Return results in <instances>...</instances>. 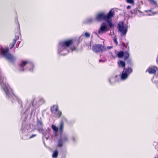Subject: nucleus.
<instances>
[{
    "instance_id": "1",
    "label": "nucleus",
    "mask_w": 158,
    "mask_h": 158,
    "mask_svg": "<svg viewBox=\"0 0 158 158\" xmlns=\"http://www.w3.org/2000/svg\"><path fill=\"white\" fill-rule=\"evenodd\" d=\"M74 40L73 39H70L60 42L59 43V46L60 48H70L72 51L76 50V48L73 45Z\"/></svg>"
},
{
    "instance_id": "2",
    "label": "nucleus",
    "mask_w": 158,
    "mask_h": 158,
    "mask_svg": "<svg viewBox=\"0 0 158 158\" xmlns=\"http://www.w3.org/2000/svg\"><path fill=\"white\" fill-rule=\"evenodd\" d=\"M1 51L2 55L5 58L11 62H14L15 60V57L9 52V48H5L1 47Z\"/></svg>"
},
{
    "instance_id": "3",
    "label": "nucleus",
    "mask_w": 158,
    "mask_h": 158,
    "mask_svg": "<svg viewBox=\"0 0 158 158\" xmlns=\"http://www.w3.org/2000/svg\"><path fill=\"white\" fill-rule=\"evenodd\" d=\"M95 20L98 22L105 21L109 23V13L106 14L102 12L98 13L96 16Z\"/></svg>"
},
{
    "instance_id": "4",
    "label": "nucleus",
    "mask_w": 158,
    "mask_h": 158,
    "mask_svg": "<svg viewBox=\"0 0 158 158\" xmlns=\"http://www.w3.org/2000/svg\"><path fill=\"white\" fill-rule=\"evenodd\" d=\"M92 51L95 53H102L106 50V48L104 45L102 44H94L92 48Z\"/></svg>"
},
{
    "instance_id": "5",
    "label": "nucleus",
    "mask_w": 158,
    "mask_h": 158,
    "mask_svg": "<svg viewBox=\"0 0 158 158\" xmlns=\"http://www.w3.org/2000/svg\"><path fill=\"white\" fill-rule=\"evenodd\" d=\"M50 111L56 117L60 118L62 114V112L59 110L58 105H55L50 107Z\"/></svg>"
},
{
    "instance_id": "6",
    "label": "nucleus",
    "mask_w": 158,
    "mask_h": 158,
    "mask_svg": "<svg viewBox=\"0 0 158 158\" xmlns=\"http://www.w3.org/2000/svg\"><path fill=\"white\" fill-rule=\"evenodd\" d=\"M133 71L132 68L128 67L127 69H124L123 72L121 76L122 80H124L126 79L128 76L129 75L132 73Z\"/></svg>"
},
{
    "instance_id": "7",
    "label": "nucleus",
    "mask_w": 158,
    "mask_h": 158,
    "mask_svg": "<svg viewBox=\"0 0 158 158\" xmlns=\"http://www.w3.org/2000/svg\"><path fill=\"white\" fill-rule=\"evenodd\" d=\"M118 27V31L122 33L123 35H125L127 32V28L125 27L123 22L120 21L119 22Z\"/></svg>"
},
{
    "instance_id": "8",
    "label": "nucleus",
    "mask_w": 158,
    "mask_h": 158,
    "mask_svg": "<svg viewBox=\"0 0 158 158\" xmlns=\"http://www.w3.org/2000/svg\"><path fill=\"white\" fill-rule=\"evenodd\" d=\"M30 66L32 67L33 64L32 63L28 61L22 60L20 64V70L21 71H23L25 70L24 67L25 66Z\"/></svg>"
},
{
    "instance_id": "9",
    "label": "nucleus",
    "mask_w": 158,
    "mask_h": 158,
    "mask_svg": "<svg viewBox=\"0 0 158 158\" xmlns=\"http://www.w3.org/2000/svg\"><path fill=\"white\" fill-rule=\"evenodd\" d=\"M2 88L5 91L6 95L9 98L12 97L13 95L15 96L12 89L10 87L5 85L4 87H2Z\"/></svg>"
},
{
    "instance_id": "10",
    "label": "nucleus",
    "mask_w": 158,
    "mask_h": 158,
    "mask_svg": "<svg viewBox=\"0 0 158 158\" xmlns=\"http://www.w3.org/2000/svg\"><path fill=\"white\" fill-rule=\"evenodd\" d=\"M158 71V68L156 66L149 67L146 70V72H148L150 74H155Z\"/></svg>"
},
{
    "instance_id": "11",
    "label": "nucleus",
    "mask_w": 158,
    "mask_h": 158,
    "mask_svg": "<svg viewBox=\"0 0 158 158\" xmlns=\"http://www.w3.org/2000/svg\"><path fill=\"white\" fill-rule=\"evenodd\" d=\"M107 31V29L106 24H102L100 29H99L98 33L99 34H102L104 32Z\"/></svg>"
},
{
    "instance_id": "12",
    "label": "nucleus",
    "mask_w": 158,
    "mask_h": 158,
    "mask_svg": "<svg viewBox=\"0 0 158 158\" xmlns=\"http://www.w3.org/2000/svg\"><path fill=\"white\" fill-rule=\"evenodd\" d=\"M131 13V15L133 14H137L139 13H143L142 12H141V11H139V10H138V9L137 8L134 9L133 10H131L130 11Z\"/></svg>"
},
{
    "instance_id": "13",
    "label": "nucleus",
    "mask_w": 158,
    "mask_h": 158,
    "mask_svg": "<svg viewBox=\"0 0 158 158\" xmlns=\"http://www.w3.org/2000/svg\"><path fill=\"white\" fill-rule=\"evenodd\" d=\"M115 14V10L114 8L111 9L109 11V19H111L113 17Z\"/></svg>"
},
{
    "instance_id": "14",
    "label": "nucleus",
    "mask_w": 158,
    "mask_h": 158,
    "mask_svg": "<svg viewBox=\"0 0 158 158\" xmlns=\"http://www.w3.org/2000/svg\"><path fill=\"white\" fill-rule=\"evenodd\" d=\"M19 39V36H15V38L13 40L12 46L11 47H10V49H12L14 47L17 42V41Z\"/></svg>"
},
{
    "instance_id": "15",
    "label": "nucleus",
    "mask_w": 158,
    "mask_h": 158,
    "mask_svg": "<svg viewBox=\"0 0 158 158\" xmlns=\"http://www.w3.org/2000/svg\"><path fill=\"white\" fill-rule=\"evenodd\" d=\"M129 48H128L127 51H125L124 53V56L125 57V58L124 59L125 60H126L127 59L129 56Z\"/></svg>"
},
{
    "instance_id": "16",
    "label": "nucleus",
    "mask_w": 158,
    "mask_h": 158,
    "mask_svg": "<svg viewBox=\"0 0 158 158\" xmlns=\"http://www.w3.org/2000/svg\"><path fill=\"white\" fill-rule=\"evenodd\" d=\"M157 75L154 76L152 79V81L154 83H156L158 81V72L157 73Z\"/></svg>"
},
{
    "instance_id": "17",
    "label": "nucleus",
    "mask_w": 158,
    "mask_h": 158,
    "mask_svg": "<svg viewBox=\"0 0 158 158\" xmlns=\"http://www.w3.org/2000/svg\"><path fill=\"white\" fill-rule=\"evenodd\" d=\"M58 155V151L56 150L54 151L52 155V157L53 158H56Z\"/></svg>"
},
{
    "instance_id": "18",
    "label": "nucleus",
    "mask_w": 158,
    "mask_h": 158,
    "mask_svg": "<svg viewBox=\"0 0 158 158\" xmlns=\"http://www.w3.org/2000/svg\"><path fill=\"white\" fill-rule=\"evenodd\" d=\"M63 142L62 141L61 139H59L58 142L57 147H62L63 145Z\"/></svg>"
},
{
    "instance_id": "19",
    "label": "nucleus",
    "mask_w": 158,
    "mask_h": 158,
    "mask_svg": "<svg viewBox=\"0 0 158 158\" xmlns=\"http://www.w3.org/2000/svg\"><path fill=\"white\" fill-rule=\"evenodd\" d=\"M60 139H61L63 142H67L68 141V138L67 136L64 135L61 137Z\"/></svg>"
},
{
    "instance_id": "20",
    "label": "nucleus",
    "mask_w": 158,
    "mask_h": 158,
    "mask_svg": "<svg viewBox=\"0 0 158 158\" xmlns=\"http://www.w3.org/2000/svg\"><path fill=\"white\" fill-rule=\"evenodd\" d=\"M124 56V53L122 51L118 52V56L119 58H122Z\"/></svg>"
},
{
    "instance_id": "21",
    "label": "nucleus",
    "mask_w": 158,
    "mask_h": 158,
    "mask_svg": "<svg viewBox=\"0 0 158 158\" xmlns=\"http://www.w3.org/2000/svg\"><path fill=\"white\" fill-rule=\"evenodd\" d=\"M63 127H64V124L63 123L61 122L60 123V127H59V130L60 131V132L62 133L63 129Z\"/></svg>"
},
{
    "instance_id": "22",
    "label": "nucleus",
    "mask_w": 158,
    "mask_h": 158,
    "mask_svg": "<svg viewBox=\"0 0 158 158\" xmlns=\"http://www.w3.org/2000/svg\"><path fill=\"white\" fill-rule=\"evenodd\" d=\"M149 2L152 4H154V5L157 6V4L156 2L155 1V0H148Z\"/></svg>"
},
{
    "instance_id": "23",
    "label": "nucleus",
    "mask_w": 158,
    "mask_h": 158,
    "mask_svg": "<svg viewBox=\"0 0 158 158\" xmlns=\"http://www.w3.org/2000/svg\"><path fill=\"white\" fill-rule=\"evenodd\" d=\"M52 128L53 130L56 132H58V128L57 127L54 125H52Z\"/></svg>"
},
{
    "instance_id": "24",
    "label": "nucleus",
    "mask_w": 158,
    "mask_h": 158,
    "mask_svg": "<svg viewBox=\"0 0 158 158\" xmlns=\"http://www.w3.org/2000/svg\"><path fill=\"white\" fill-rule=\"evenodd\" d=\"M114 24L112 22L111 19H109V27L112 28L114 27Z\"/></svg>"
},
{
    "instance_id": "25",
    "label": "nucleus",
    "mask_w": 158,
    "mask_h": 158,
    "mask_svg": "<svg viewBox=\"0 0 158 158\" xmlns=\"http://www.w3.org/2000/svg\"><path fill=\"white\" fill-rule=\"evenodd\" d=\"M127 2L129 4H130L132 5L135 4L134 0H126Z\"/></svg>"
},
{
    "instance_id": "26",
    "label": "nucleus",
    "mask_w": 158,
    "mask_h": 158,
    "mask_svg": "<svg viewBox=\"0 0 158 158\" xmlns=\"http://www.w3.org/2000/svg\"><path fill=\"white\" fill-rule=\"evenodd\" d=\"M119 64L121 65L123 67L125 68V63L122 60L120 61Z\"/></svg>"
},
{
    "instance_id": "27",
    "label": "nucleus",
    "mask_w": 158,
    "mask_h": 158,
    "mask_svg": "<svg viewBox=\"0 0 158 158\" xmlns=\"http://www.w3.org/2000/svg\"><path fill=\"white\" fill-rule=\"evenodd\" d=\"M84 36L87 38H89L90 37V35L89 33L87 32H86L85 33Z\"/></svg>"
},
{
    "instance_id": "28",
    "label": "nucleus",
    "mask_w": 158,
    "mask_h": 158,
    "mask_svg": "<svg viewBox=\"0 0 158 158\" xmlns=\"http://www.w3.org/2000/svg\"><path fill=\"white\" fill-rule=\"evenodd\" d=\"M37 124L38 125H40L41 126H42L43 125V124L41 121L40 120H38Z\"/></svg>"
},
{
    "instance_id": "29",
    "label": "nucleus",
    "mask_w": 158,
    "mask_h": 158,
    "mask_svg": "<svg viewBox=\"0 0 158 158\" xmlns=\"http://www.w3.org/2000/svg\"><path fill=\"white\" fill-rule=\"evenodd\" d=\"M114 42L115 43L116 45H117L118 44V42L117 40V39L116 38H114Z\"/></svg>"
},
{
    "instance_id": "30",
    "label": "nucleus",
    "mask_w": 158,
    "mask_h": 158,
    "mask_svg": "<svg viewBox=\"0 0 158 158\" xmlns=\"http://www.w3.org/2000/svg\"><path fill=\"white\" fill-rule=\"evenodd\" d=\"M122 46L123 47H125L126 48H127V46L125 44L123 43V42L122 43Z\"/></svg>"
},
{
    "instance_id": "31",
    "label": "nucleus",
    "mask_w": 158,
    "mask_h": 158,
    "mask_svg": "<svg viewBox=\"0 0 158 158\" xmlns=\"http://www.w3.org/2000/svg\"><path fill=\"white\" fill-rule=\"evenodd\" d=\"M36 135V134L32 135L30 137V139H31V138L35 137Z\"/></svg>"
},
{
    "instance_id": "32",
    "label": "nucleus",
    "mask_w": 158,
    "mask_h": 158,
    "mask_svg": "<svg viewBox=\"0 0 158 158\" xmlns=\"http://www.w3.org/2000/svg\"><path fill=\"white\" fill-rule=\"evenodd\" d=\"M131 8V6H128L127 7V9L128 10L130 9Z\"/></svg>"
},
{
    "instance_id": "33",
    "label": "nucleus",
    "mask_w": 158,
    "mask_h": 158,
    "mask_svg": "<svg viewBox=\"0 0 158 158\" xmlns=\"http://www.w3.org/2000/svg\"><path fill=\"white\" fill-rule=\"evenodd\" d=\"M151 10H146L145 11V12H151Z\"/></svg>"
},
{
    "instance_id": "34",
    "label": "nucleus",
    "mask_w": 158,
    "mask_h": 158,
    "mask_svg": "<svg viewBox=\"0 0 158 158\" xmlns=\"http://www.w3.org/2000/svg\"><path fill=\"white\" fill-rule=\"evenodd\" d=\"M99 62H101V61H104L103 60H99Z\"/></svg>"
},
{
    "instance_id": "35",
    "label": "nucleus",
    "mask_w": 158,
    "mask_h": 158,
    "mask_svg": "<svg viewBox=\"0 0 158 158\" xmlns=\"http://www.w3.org/2000/svg\"><path fill=\"white\" fill-rule=\"evenodd\" d=\"M156 86H157V87L158 88V83H157V84L156 85Z\"/></svg>"
},
{
    "instance_id": "36",
    "label": "nucleus",
    "mask_w": 158,
    "mask_h": 158,
    "mask_svg": "<svg viewBox=\"0 0 158 158\" xmlns=\"http://www.w3.org/2000/svg\"><path fill=\"white\" fill-rule=\"evenodd\" d=\"M111 48H112V47H110L109 46V49H110Z\"/></svg>"
}]
</instances>
